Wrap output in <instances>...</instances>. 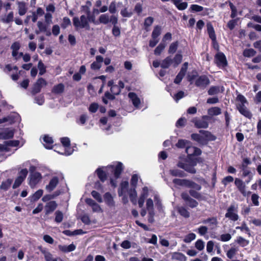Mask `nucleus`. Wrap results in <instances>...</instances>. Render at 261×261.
Masks as SVG:
<instances>
[{"label":"nucleus","instance_id":"nucleus-1","mask_svg":"<svg viewBox=\"0 0 261 261\" xmlns=\"http://www.w3.org/2000/svg\"><path fill=\"white\" fill-rule=\"evenodd\" d=\"M122 170V164L120 162H118L107 167H102L101 168H99L96 170V172L98 177L101 181H103L106 179V172H108V171L113 172L115 178V179H117L119 177Z\"/></svg>","mask_w":261,"mask_h":261},{"label":"nucleus","instance_id":"nucleus-2","mask_svg":"<svg viewBox=\"0 0 261 261\" xmlns=\"http://www.w3.org/2000/svg\"><path fill=\"white\" fill-rule=\"evenodd\" d=\"M72 20L73 25L76 30L81 29H85L87 30L90 29V25L88 23V18L85 15H82L80 18L74 17Z\"/></svg>","mask_w":261,"mask_h":261},{"label":"nucleus","instance_id":"nucleus-3","mask_svg":"<svg viewBox=\"0 0 261 261\" xmlns=\"http://www.w3.org/2000/svg\"><path fill=\"white\" fill-rule=\"evenodd\" d=\"M173 182L176 185L190 188L197 191L200 190L201 188L200 185L186 179L175 178L173 179Z\"/></svg>","mask_w":261,"mask_h":261},{"label":"nucleus","instance_id":"nucleus-4","mask_svg":"<svg viewBox=\"0 0 261 261\" xmlns=\"http://www.w3.org/2000/svg\"><path fill=\"white\" fill-rule=\"evenodd\" d=\"M197 163V161H196L195 159H193L192 160H191L190 162L188 161L185 163L179 162L178 163L177 166L178 167L184 169L188 172L195 173L196 171L194 168V166H196Z\"/></svg>","mask_w":261,"mask_h":261},{"label":"nucleus","instance_id":"nucleus-5","mask_svg":"<svg viewBox=\"0 0 261 261\" xmlns=\"http://www.w3.org/2000/svg\"><path fill=\"white\" fill-rule=\"evenodd\" d=\"M225 217L232 221H237L239 218L238 214V206L234 204H231L227 210Z\"/></svg>","mask_w":261,"mask_h":261},{"label":"nucleus","instance_id":"nucleus-6","mask_svg":"<svg viewBox=\"0 0 261 261\" xmlns=\"http://www.w3.org/2000/svg\"><path fill=\"white\" fill-rule=\"evenodd\" d=\"M214 62L220 68H224L227 65L226 58L222 52H218L216 54Z\"/></svg>","mask_w":261,"mask_h":261},{"label":"nucleus","instance_id":"nucleus-7","mask_svg":"<svg viewBox=\"0 0 261 261\" xmlns=\"http://www.w3.org/2000/svg\"><path fill=\"white\" fill-rule=\"evenodd\" d=\"M29 185L30 187L34 188L42 179V176L39 172L30 174L29 177Z\"/></svg>","mask_w":261,"mask_h":261},{"label":"nucleus","instance_id":"nucleus-8","mask_svg":"<svg viewBox=\"0 0 261 261\" xmlns=\"http://www.w3.org/2000/svg\"><path fill=\"white\" fill-rule=\"evenodd\" d=\"M61 142L64 147V152H60L57 151L58 152L61 154L65 155H69L73 152V149H72L70 146V139L67 137H64L61 138Z\"/></svg>","mask_w":261,"mask_h":261},{"label":"nucleus","instance_id":"nucleus-9","mask_svg":"<svg viewBox=\"0 0 261 261\" xmlns=\"http://www.w3.org/2000/svg\"><path fill=\"white\" fill-rule=\"evenodd\" d=\"M186 151L188 155V159L190 160L195 159L196 161H198V159L192 156L198 155L201 154V151L200 149L192 146L191 144H189L186 148Z\"/></svg>","mask_w":261,"mask_h":261},{"label":"nucleus","instance_id":"nucleus-10","mask_svg":"<svg viewBox=\"0 0 261 261\" xmlns=\"http://www.w3.org/2000/svg\"><path fill=\"white\" fill-rule=\"evenodd\" d=\"M87 3L89 6H82V8L85 11V13L87 15V16H86V17L88 18V23H89V22H90L95 25H98V20H96V18H95V17L94 15H90V10L89 7L91 5V3L90 2L88 1L87 2Z\"/></svg>","mask_w":261,"mask_h":261},{"label":"nucleus","instance_id":"nucleus-11","mask_svg":"<svg viewBox=\"0 0 261 261\" xmlns=\"http://www.w3.org/2000/svg\"><path fill=\"white\" fill-rule=\"evenodd\" d=\"M234 184L238 189L239 191L243 196H247L250 194V192H247L246 191L245 185L241 179L238 178H236L234 180Z\"/></svg>","mask_w":261,"mask_h":261},{"label":"nucleus","instance_id":"nucleus-12","mask_svg":"<svg viewBox=\"0 0 261 261\" xmlns=\"http://www.w3.org/2000/svg\"><path fill=\"white\" fill-rule=\"evenodd\" d=\"M149 189L147 187L142 188L138 199V205L140 207H142L144 205L145 199L149 196Z\"/></svg>","mask_w":261,"mask_h":261},{"label":"nucleus","instance_id":"nucleus-13","mask_svg":"<svg viewBox=\"0 0 261 261\" xmlns=\"http://www.w3.org/2000/svg\"><path fill=\"white\" fill-rule=\"evenodd\" d=\"M47 85L46 81L43 78H39L36 83L34 85L32 93L36 94L39 93L42 87L45 86Z\"/></svg>","mask_w":261,"mask_h":261},{"label":"nucleus","instance_id":"nucleus-14","mask_svg":"<svg viewBox=\"0 0 261 261\" xmlns=\"http://www.w3.org/2000/svg\"><path fill=\"white\" fill-rule=\"evenodd\" d=\"M210 83L208 78L205 75L198 77L195 82V85L199 87L204 88Z\"/></svg>","mask_w":261,"mask_h":261},{"label":"nucleus","instance_id":"nucleus-15","mask_svg":"<svg viewBox=\"0 0 261 261\" xmlns=\"http://www.w3.org/2000/svg\"><path fill=\"white\" fill-rule=\"evenodd\" d=\"M20 121L19 116L17 114H12L7 117H5L3 119H0V124L9 122L10 124H12L16 122H19Z\"/></svg>","mask_w":261,"mask_h":261},{"label":"nucleus","instance_id":"nucleus-16","mask_svg":"<svg viewBox=\"0 0 261 261\" xmlns=\"http://www.w3.org/2000/svg\"><path fill=\"white\" fill-rule=\"evenodd\" d=\"M85 201L87 204L91 207L92 211L94 213H101L102 212V208L100 205L92 199L87 198Z\"/></svg>","mask_w":261,"mask_h":261},{"label":"nucleus","instance_id":"nucleus-17","mask_svg":"<svg viewBox=\"0 0 261 261\" xmlns=\"http://www.w3.org/2000/svg\"><path fill=\"white\" fill-rule=\"evenodd\" d=\"M128 96L134 106L137 109L139 108L141 100L139 96L134 92H129Z\"/></svg>","mask_w":261,"mask_h":261},{"label":"nucleus","instance_id":"nucleus-18","mask_svg":"<svg viewBox=\"0 0 261 261\" xmlns=\"http://www.w3.org/2000/svg\"><path fill=\"white\" fill-rule=\"evenodd\" d=\"M58 204L55 201H50L45 205L44 210L45 215H49L52 213L57 207Z\"/></svg>","mask_w":261,"mask_h":261},{"label":"nucleus","instance_id":"nucleus-19","mask_svg":"<svg viewBox=\"0 0 261 261\" xmlns=\"http://www.w3.org/2000/svg\"><path fill=\"white\" fill-rule=\"evenodd\" d=\"M16 4L18 14L20 16L25 15L28 9L27 4L24 2L17 1Z\"/></svg>","mask_w":261,"mask_h":261},{"label":"nucleus","instance_id":"nucleus-20","mask_svg":"<svg viewBox=\"0 0 261 261\" xmlns=\"http://www.w3.org/2000/svg\"><path fill=\"white\" fill-rule=\"evenodd\" d=\"M58 183L59 178L55 176L50 180L48 184L46 186L45 189L48 192H50L56 188Z\"/></svg>","mask_w":261,"mask_h":261},{"label":"nucleus","instance_id":"nucleus-21","mask_svg":"<svg viewBox=\"0 0 261 261\" xmlns=\"http://www.w3.org/2000/svg\"><path fill=\"white\" fill-rule=\"evenodd\" d=\"M202 135L203 144H205L208 141H213L216 139V137L208 131L200 130Z\"/></svg>","mask_w":261,"mask_h":261},{"label":"nucleus","instance_id":"nucleus-22","mask_svg":"<svg viewBox=\"0 0 261 261\" xmlns=\"http://www.w3.org/2000/svg\"><path fill=\"white\" fill-rule=\"evenodd\" d=\"M103 59L100 56H97L96 57V61L93 62L91 65V68L92 70H98L101 67V64L103 62Z\"/></svg>","mask_w":261,"mask_h":261},{"label":"nucleus","instance_id":"nucleus-23","mask_svg":"<svg viewBox=\"0 0 261 261\" xmlns=\"http://www.w3.org/2000/svg\"><path fill=\"white\" fill-rule=\"evenodd\" d=\"M44 146L47 149H51L53 146V140L51 137L48 135H45L43 137Z\"/></svg>","mask_w":261,"mask_h":261},{"label":"nucleus","instance_id":"nucleus-24","mask_svg":"<svg viewBox=\"0 0 261 261\" xmlns=\"http://www.w3.org/2000/svg\"><path fill=\"white\" fill-rule=\"evenodd\" d=\"M146 207L148 212L149 215L152 217L154 216L153 201L151 198H148L146 200Z\"/></svg>","mask_w":261,"mask_h":261},{"label":"nucleus","instance_id":"nucleus-25","mask_svg":"<svg viewBox=\"0 0 261 261\" xmlns=\"http://www.w3.org/2000/svg\"><path fill=\"white\" fill-rule=\"evenodd\" d=\"M59 250L63 252H69L74 250L76 248L75 246L73 244H71L69 245H61L58 246Z\"/></svg>","mask_w":261,"mask_h":261},{"label":"nucleus","instance_id":"nucleus-26","mask_svg":"<svg viewBox=\"0 0 261 261\" xmlns=\"http://www.w3.org/2000/svg\"><path fill=\"white\" fill-rule=\"evenodd\" d=\"M46 23H45L41 21H38L37 23V27L40 31L43 33H46L47 36H49L51 33L49 31H47V26Z\"/></svg>","mask_w":261,"mask_h":261},{"label":"nucleus","instance_id":"nucleus-27","mask_svg":"<svg viewBox=\"0 0 261 261\" xmlns=\"http://www.w3.org/2000/svg\"><path fill=\"white\" fill-rule=\"evenodd\" d=\"M193 122L198 128H207L208 125V122L203 119H194L193 120Z\"/></svg>","mask_w":261,"mask_h":261},{"label":"nucleus","instance_id":"nucleus-28","mask_svg":"<svg viewBox=\"0 0 261 261\" xmlns=\"http://www.w3.org/2000/svg\"><path fill=\"white\" fill-rule=\"evenodd\" d=\"M239 251L238 247H231L226 252V256L229 259H233L235 257L236 254Z\"/></svg>","mask_w":261,"mask_h":261},{"label":"nucleus","instance_id":"nucleus-29","mask_svg":"<svg viewBox=\"0 0 261 261\" xmlns=\"http://www.w3.org/2000/svg\"><path fill=\"white\" fill-rule=\"evenodd\" d=\"M237 108L239 112L245 117L248 118H250L251 117V113L244 106V105H238Z\"/></svg>","mask_w":261,"mask_h":261},{"label":"nucleus","instance_id":"nucleus-30","mask_svg":"<svg viewBox=\"0 0 261 261\" xmlns=\"http://www.w3.org/2000/svg\"><path fill=\"white\" fill-rule=\"evenodd\" d=\"M14 18V13L12 11L10 12L7 15L2 16L1 21L5 23H9L12 22Z\"/></svg>","mask_w":261,"mask_h":261},{"label":"nucleus","instance_id":"nucleus-31","mask_svg":"<svg viewBox=\"0 0 261 261\" xmlns=\"http://www.w3.org/2000/svg\"><path fill=\"white\" fill-rule=\"evenodd\" d=\"M128 194L130 201L134 204H136L137 203V193L136 190H135V188L133 187V188L130 189L128 191Z\"/></svg>","mask_w":261,"mask_h":261},{"label":"nucleus","instance_id":"nucleus-32","mask_svg":"<svg viewBox=\"0 0 261 261\" xmlns=\"http://www.w3.org/2000/svg\"><path fill=\"white\" fill-rule=\"evenodd\" d=\"M223 91V88H220V87L219 86H213L211 87L208 90V93L210 95H213Z\"/></svg>","mask_w":261,"mask_h":261},{"label":"nucleus","instance_id":"nucleus-33","mask_svg":"<svg viewBox=\"0 0 261 261\" xmlns=\"http://www.w3.org/2000/svg\"><path fill=\"white\" fill-rule=\"evenodd\" d=\"M172 257L174 259H176L179 261H186L187 257L182 253L180 252H174L172 254Z\"/></svg>","mask_w":261,"mask_h":261},{"label":"nucleus","instance_id":"nucleus-34","mask_svg":"<svg viewBox=\"0 0 261 261\" xmlns=\"http://www.w3.org/2000/svg\"><path fill=\"white\" fill-rule=\"evenodd\" d=\"M207 113L210 116H217L221 113V110L218 107H212L208 110Z\"/></svg>","mask_w":261,"mask_h":261},{"label":"nucleus","instance_id":"nucleus-35","mask_svg":"<svg viewBox=\"0 0 261 261\" xmlns=\"http://www.w3.org/2000/svg\"><path fill=\"white\" fill-rule=\"evenodd\" d=\"M207 32H208L209 36L211 38V39L213 41H215L216 37L215 36L214 28L211 24L208 23L207 24Z\"/></svg>","mask_w":261,"mask_h":261},{"label":"nucleus","instance_id":"nucleus-36","mask_svg":"<svg viewBox=\"0 0 261 261\" xmlns=\"http://www.w3.org/2000/svg\"><path fill=\"white\" fill-rule=\"evenodd\" d=\"M12 182L13 180L12 179H7L2 182L0 188L4 191H7L10 187Z\"/></svg>","mask_w":261,"mask_h":261},{"label":"nucleus","instance_id":"nucleus-37","mask_svg":"<svg viewBox=\"0 0 261 261\" xmlns=\"http://www.w3.org/2000/svg\"><path fill=\"white\" fill-rule=\"evenodd\" d=\"M178 212L181 216L185 218H189L190 217V213L188 210L184 207L178 206L177 207Z\"/></svg>","mask_w":261,"mask_h":261},{"label":"nucleus","instance_id":"nucleus-38","mask_svg":"<svg viewBox=\"0 0 261 261\" xmlns=\"http://www.w3.org/2000/svg\"><path fill=\"white\" fill-rule=\"evenodd\" d=\"M110 21V17L108 14H103L100 15L98 19L99 23L107 24Z\"/></svg>","mask_w":261,"mask_h":261},{"label":"nucleus","instance_id":"nucleus-39","mask_svg":"<svg viewBox=\"0 0 261 261\" xmlns=\"http://www.w3.org/2000/svg\"><path fill=\"white\" fill-rule=\"evenodd\" d=\"M166 46V44L165 43L161 42L154 49V55L157 56L160 55L163 50L165 49Z\"/></svg>","mask_w":261,"mask_h":261},{"label":"nucleus","instance_id":"nucleus-40","mask_svg":"<svg viewBox=\"0 0 261 261\" xmlns=\"http://www.w3.org/2000/svg\"><path fill=\"white\" fill-rule=\"evenodd\" d=\"M169 172L174 176L184 177L186 176V174L183 171L177 169L170 170Z\"/></svg>","mask_w":261,"mask_h":261},{"label":"nucleus","instance_id":"nucleus-41","mask_svg":"<svg viewBox=\"0 0 261 261\" xmlns=\"http://www.w3.org/2000/svg\"><path fill=\"white\" fill-rule=\"evenodd\" d=\"M203 224H207L208 223L210 226H212V228L216 226L218 223L217 220L216 218H208L207 219L204 220L202 221Z\"/></svg>","mask_w":261,"mask_h":261},{"label":"nucleus","instance_id":"nucleus-42","mask_svg":"<svg viewBox=\"0 0 261 261\" xmlns=\"http://www.w3.org/2000/svg\"><path fill=\"white\" fill-rule=\"evenodd\" d=\"M162 32V28L160 26L156 25L154 28L152 32L151 37L152 38H158Z\"/></svg>","mask_w":261,"mask_h":261},{"label":"nucleus","instance_id":"nucleus-43","mask_svg":"<svg viewBox=\"0 0 261 261\" xmlns=\"http://www.w3.org/2000/svg\"><path fill=\"white\" fill-rule=\"evenodd\" d=\"M182 56L181 51H178V53L174 56L173 62L175 66H176L180 64L182 61Z\"/></svg>","mask_w":261,"mask_h":261},{"label":"nucleus","instance_id":"nucleus-44","mask_svg":"<svg viewBox=\"0 0 261 261\" xmlns=\"http://www.w3.org/2000/svg\"><path fill=\"white\" fill-rule=\"evenodd\" d=\"M104 199L106 203L112 206L114 205V201L112 195L109 193H106L104 195Z\"/></svg>","mask_w":261,"mask_h":261},{"label":"nucleus","instance_id":"nucleus-45","mask_svg":"<svg viewBox=\"0 0 261 261\" xmlns=\"http://www.w3.org/2000/svg\"><path fill=\"white\" fill-rule=\"evenodd\" d=\"M128 186V181H124L121 182L120 188L121 189L119 191L118 194L119 196H122L125 192Z\"/></svg>","mask_w":261,"mask_h":261},{"label":"nucleus","instance_id":"nucleus-46","mask_svg":"<svg viewBox=\"0 0 261 261\" xmlns=\"http://www.w3.org/2000/svg\"><path fill=\"white\" fill-rule=\"evenodd\" d=\"M191 144L190 141L186 140H179L178 142L176 144V146L178 148H184L186 147L189 145Z\"/></svg>","mask_w":261,"mask_h":261},{"label":"nucleus","instance_id":"nucleus-47","mask_svg":"<svg viewBox=\"0 0 261 261\" xmlns=\"http://www.w3.org/2000/svg\"><path fill=\"white\" fill-rule=\"evenodd\" d=\"M172 61V59L170 57H168L162 61L161 66L163 68H167L170 65Z\"/></svg>","mask_w":261,"mask_h":261},{"label":"nucleus","instance_id":"nucleus-48","mask_svg":"<svg viewBox=\"0 0 261 261\" xmlns=\"http://www.w3.org/2000/svg\"><path fill=\"white\" fill-rule=\"evenodd\" d=\"M43 191L42 190H37L32 196V200L34 201H36L38 200L43 195Z\"/></svg>","mask_w":261,"mask_h":261},{"label":"nucleus","instance_id":"nucleus-49","mask_svg":"<svg viewBox=\"0 0 261 261\" xmlns=\"http://www.w3.org/2000/svg\"><path fill=\"white\" fill-rule=\"evenodd\" d=\"M64 89V86L62 84H59L55 86L53 89V92L59 94L63 92Z\"/></svg>","mask_w":261,"mask_h":261},{"label":"nucleus","instance_id":"nucleus-50","mask_svg":"<svg viewBox=\"0 0 261 261\" xmlns=\"http://www.w3.org/2000/svg\"><path fill=\"white\" fill-rule=\"evenodd\" d=\"M178 46V43L177 41L172 42L169 46L168 49L169 54H174L176 51Z\"/></svg>","mask_w":261,"mask_h":261},{"label":"nucleus","instance_id":"nucleus-51","mask_svg":"<svg viewBox=\"0 0 261 261\" xmlns=\"http://www.w3.org/2000/svg\"><path fill=\"white\" fill-rule=\"evenodd\" d=\"M4 139L12 138L14 136V131L11 129H6L3 132Z\"/></svg>","mask_w":261,"mask_h":261},{"label":"nucleus","instance_id":"nucleus-52","mask_svg":"<svg viewBox=\"0 0 261 261\" xmlns=\"http://www.w3.org/2000/svg\"><path fill=\"white\" fill-rule=\"evenodd\" d=\"M196 238V235L194 233H190L186 235L184 239V242L187 243H189Z\"/></svg>","mask_w":261,"mask_h":261},{"label":"nucleus","instance_id":"nucleus-53","mask_svg":"<svg viewBox=\"0 0 261 261\" xmlns=\"http://www.w3.org/2000/svg\"><path fill=\"white\" fill-rule=\"evenodd\" d=\"M195 247L198 250L201 251L204 248V242L202 240L199 239L195 242Z\"/></svg>","mask_w":261,"mask_h":261},{"label":"nucleus","instance_id":"nucleus-54","mask_svg":"<svg viewBox=\"0 0 261 261\" xmlns=\"http://www.w3.org/2000/svg\"><path fill=\"white\" fill-rule=\"evenodd\" d=\"M153 200L155 203V204L158 207L159 210H161L162 208V205L161 203V201L159 195L156 194H154L153 195Z\"/></svg>","mask_w":261,"mask_h":261},{"label":"nucleus","instance_id":"nucleus-55","mask_svg":"<svg viewBox=\"0 0 261 261\" xmlns=\"http://www.w3.org/2000/svg\"><path fill=\"white\" fill-rule=\"evenodd\" d=\"M38 68L39 70V74L43 75L46 72V66L44 65V64L41 61H40L38 64Z\"/></svg>","mask_w":261,"mask_h":261},{"label":"nucleus","instance_id":"nucleus-56","mask_svg":"<svg viewBox=\"0 0 261 261\" xmlns=\"http://www.w3.org/2000/svg\"><path fill=\"white\" fill-rule=\"evenodd\" d=\"M191 138L193 140L198 142V143L200 144H203L201 134H193L191 135Z\"/></svg>","mask_w":261,"mask_h":261},{"label":"nucleus","instance_id":"nucleus-57","mask_svg":"<svg viewBox=\"0 0 261 261\" xmlns=\"http://www.w3.org/2000/svg\"><path fill=\"white\" fill-rule=\"evenodd\" d=\"M55 221L57 223H60L63 220V214L59 211H57L55 213Z\"/></svg>","mask_w":261,"mask_h":261},{"label":"nucleus","instance_id":"nucleus-58","mask_svg":"<svg viewBox=\"0 0 261 261\" xmlns=\"http://www.w3.org/2000/svg\"><path fill=\"white\" fill-rule=\"evenodd\" d=\"M91 195L92 197L95 199L98 202H102V198L100 195V194L95 191H93L91 192Z\"/></svg>","mask_w":261,"mask_h":261},{"label":"nucleus","instance_id":"nucleus-59","mask_svg":"<svg viewBox=\"0 0 261 261\" xmlns=\"http://www.w3.org/2000/svg\"><path fill=\"white\" fill-rule=\"evenodd\" d=\"M236 229H240L242 231H245L248 234H250V230L244 222L242 223L241 226L236 227Z\"/></svg>","mask_w":261,"mask_h":261},{"label":"nucleus","instance_id":"nucleus-60","mask_svg":"<svg viewBox=\"0 0 261 261\" xmlns=\"http://www.w3.org/2000/svg\"><path fill=\"white\" fill-rule=\"evenodd\" d=\"M255 51L252 48L245 49L244 51V56L247 57H252L255 54Z\"/></svg>","mask_w":261,"mask_h":261},{"label":"nucleus","instance_id":"nucleus-61","mask_svg":"<svg viewBox=\"0 0 261 261\" xmlns=\"http://www.w3.org/2000/svg\"><path fill=\"white\" fill-rule=\"evenodd\" d=\"M231 239V236L229 233L222 234L220 236L219 239L222 242H227Z\"/></svg>","mask_w":261,"mask_h":261},{"label":"nucleus","instance_id":"nucleus-62","mask_svg":"<svg viewBox=\"0 0 261 261\" xmlns=\"http://www.w3.org/2000/svg\"><path fill=\"white\" fill-rule=\"evenodd\" d=\"M71 24V21L68 17H65L63 19V22L61 24V27L63 29L66 28Z\"/></svg>","mask_w":261,"mask_h":261},{"label":"nucleus","instance_id":"nucleus-63","mask_svg":"<svg viewBox=\"0 0 261 261\" xmlns=\"http://www.w3.org/2000/svg\"><path fill=\"white\" fill-rule=\"evenodd\" d=\"M52 14L50 12L46 13L44 15L45 23L47 24L52 23Z\"/></svg>","mask_w":261,"mask_h":261},{"label":"nucleus","instance_id":"nucleus-64","mask_svg":"<svg viewBox=\"0 0 261 261\" xmlns=\"http://www.w3.org/2000/svg\"><path fill=\"white\" fill-rule=\"evenodd\" d=\"M109 11L111 14H114L117 12L116 4L115 2L111 3L109 7Z\"/></svg>","mask_w":261,"mask_h":261}]
</instances>
